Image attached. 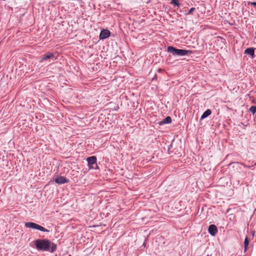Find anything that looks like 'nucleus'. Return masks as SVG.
<instances>
[{"label": "nucleus", "mask_w": 256, "mask_h": 256, "mask_svg": "<svg viewBox=\"0 0 256 256\" xmlns=\"http://www.w3.org/2000/svg\"><path fill=\"white\" fill-rule=\"evenodd\" d=\"M34 245L38 250L52 253L54 252L57 248L56 244L48 239H38L34 241Z\"/></svg>", "instance_id": "obj_1"}, {"label": "nucleus", "mask_w": 256, "mask_h": 256, "mask_svg": "<svg viewBox=\"0 0 256 256\" xmlns=\"http://www.w3.org/2000/svg\"><path fill=\"white\" fill-rule=\"evenodd\" d=\"M168 52L172 53L174 56H184L190 54L192 52L189 50L177 49L172 46L168 47Z\"/></svg>", "instance_id": "obj_2"}, {"label": "nucleus", "mask_w": 256, "mask_h": 256, "mask_svg": "<svg viewBox=\"0 0 256 256\" xmlns=\"http://www.w3.org/2000/svg\"><path fill=\"white\" fill-rule=\"evenodd\" d=\"M24 226L26 228H31L32 229H36V230H40L43 232H50L49 230L45 228H44L42 227V226H41L37 224L32 222H25Z\"/></svg>", "instance_id": "obj_3"}, {"label": "nucleus", "mask_w": 256, "mask_h": 256, "mask_svg": "<svg viewBox=\"0 0 256 256\" xmlns=\"http://www.w3.org/2000/svg\"><path fill=\"white\" fill-rule=\"evenodd\" d=\"M96 158L95 156H91L87 158L89 169H98V167L96 163Z\"/></svg>", "instance_id": "obj_4"}, {"label": "nucleus", "mask_w": 256, "mask_h": 256, "mask_svg": "<svg viewBox=\"0 0 256 256\" xmlns=\"http://www.w3.org/2000/svg\"><path fill=\"white\" fill-rule=\"evenodd\" d=\"M49 59L54 61L56 59V56L53 53L49 52L41 56L40 62H43Z\"/></svg>", "instance_id": "obj_5"}, {"label": "nucleus", "mask_w": 256, "mask_h": 256, "mask_svg": "<svg viewBox=\"0 0 256 256\" xmlns=\"http://www.w3.org/2000/svg\"><path fill=\"white\" fill-rule=\"evenodd\" d=\"M110 32L108 30H103L100 32V40H104L110 36Z\"/></svg>", "instance_id": "obj_6"}, {"label": "nucleus", "mask_w": 256, "mask_h": 256, "mask_svg": "<svg viewBox=\"0 0 256 256\" xmlns=\"http://www.w3.org/2000/svg\"><path fill=\"white\" fill-rule=\"evenodd\" d=\"M55 182L59 184H66L68 182V180L64 176H60L55 178Z\"/></svg>", "instance_id": "obj_7"}, {"label": "nucleus", "mask_w": 256, "mask_h": 256, "mask_svg": "<svg viewBox=\"0 0 256 256\" xmlns=\"http://www.w3.org/2000/svg\"><path fill=\"white\" fill-rule=\"evenodd\" d=\"M208 232L212 236H214L218 232V229L214 224H210L208 229Z\"/></svg>", "instance_id": "obj_8"}, {"label": "nucleus", "mask_w": 256, "mask_h": 256, "mask_svg": "<svg viewBox=\"0 0 256 256\" xmlns=\"http://www.w3.org/2000/svg\"><path fill=\"white\" fill-rule=\"evenodd\" d=\"M244 54L250 55L254 58V50L252 48H247L244 51Z\"/></svg>", "instance_id": "obj_9"}, {"label": "nucleus", "mask_w": 256, "mask_h": 256, "mask_svg": "<svg viewBox=\"0 0 256 256\" xmlns=\"http://www.w3.org/2000/svg\"><path fill=\"white\" fill-rule=\"evenodd\" d=\"M171 122H172V118H171L170 116H167L165 118L162 120L161 122H159V124L160 125H162L163 124H170Z\"/></svg>", "instance_id": "obj_10"}, {"label": "nucleus", "mask_w": 256, "mask_h": 256, "mask_svg": "<svg viewBox=\"0 0 256 256\" xmlns=\"http://www.w3.org/2000/svg\"><path fill=\"white\" fill-rule=\"evenodd\" d=\"M212 114V111L208 109L206 110L202 114L201 116V119H204L206 118H207L208 116H209Z\"/></svg>", "instance_id": "obj_11"}, {"label": "nucleus", "mask_w": 256, "mask_h": 256, "mask_svg": "<svg viewBox=\"0 0 256 256\" xmlns=\"http://www.w3.org/2000/svg\"><path fill=\"white\" fill-rule=\"evenodd\" d=\"M249 241L248 237H246L244 240V252H246L248 249Z\"/></svg>", "instance_id": "obj_12"}, {"label": "nucleus", "mask_w": 256, "mask_h": 256, "mask_svg": "<svg viewBox=\"0 0 256 256\" xmlns=\"http://www.w3.org/2000/svg\"><path fill=\"white\" fill-rule=\"evenodd\" d=\"M249 111L251 112L253 114L256 113V106H251L249 109Z\"/></svg>", "instance_id": "obj_13"}, {"label": "nucleus", "mask_w": 256, "mask_h": 256, "mask_svg": "<svg viewBox=\"0 0 256 256\" xmlns=\"http://www.w3.org/2000/svg\"><path fill=\"white\" fill-rule=\"evenodd\" d=\"M171 4L178 6H180V3L178 2V0H172Z\"/></svg>", "instance_id": "obj_14"}, {"label": "nucleus", "mask_w": 256, "mask_h": 256, "mask_svg": "<svg viewBox=\"0 0 256 256\" xmlns=\"http://www.w3.org/2000/svg\"><path fill=\"white\" fill-rule=\"evenodd\" d=\"M195 10H196V8H190V10H188V12L186 14H191Z\"/></svg>", "instance_id": "obj_15"}, {"label": "nucleus", "mask_w": 256, "mask_h": 256, "mask_svg": "<svg viewBox=\"0 0 256 256\" xmlns=\"http://www.w3.org/2000/svg\"><path fill=\"white\" fill-rule=\"evenodd\" d=\"M248 5H252L254 6L256 8V2H248Z\"/></svg>", "instance_id": "obj_16"}, {"label": "nucleus", "mask_w": 256, "mask_h": 256, "mask_svg": "<svg viewBox=\"0 0 256 256\" xmlns=\"http://www.w3.org/2000/svg\"><path fill=\"white\" fill-rule=\"evenodd\" d=\"M252 236H254V231L252 232Z\"/></svg>", "instance_id": "obj_17"}]
</instances>
